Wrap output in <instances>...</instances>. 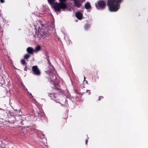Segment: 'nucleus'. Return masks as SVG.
Wrapping results in <instances>:
<instances>
[{"label":"nucleus","mask_w":148,"mask_h":148,"mask_svg":"<svg viewBox=\"0 0 148 148\" xmlns=\"http://www.w3.org/2000/svg\"><path fill=\"white\" fill-rule=\"evenodd\" d=\"M122 1V0H108L107 5L109 10L111 12H116L120 8L119 4Z\"/></svg>","instance_id":"1"},{"label":"nucleus","mask_w":148,"mask_h":148,"mask_svg":"<svg viewBox=\"0 0 148 148\" xmlns=\"http://www.w3.org/2000/svg\"><path fill=\"white\" fill-rule=\"evenodd\" d=\"M53 7L56 12H59L61 9H64L66 8L67 6L65 3L56 2L54 3Z\"/></svg>","instance_id":"2"},{"label":"nucleus","mask_w":148,"mask_h":148,"mask_svg":"<svg viewBox=\"0 0 148 148\" xmlns=\"http://www.w3.org/2000/svg\"><path fill=\"white\" fill-rule=\"evenodd\" d=\"M37 35L39 37L43 38H45L49 36L47 30L42 28L38 29Z\"/></svg>","instance_id":"3"},{"label":"nucleus","mask_w":148,"mask_h":148,"mask_svg":"<svg viewBox=\"0 0 148 148\" xmlns=\"http://www.w3.org/2000/svg\"><path fill=\"white\" fill-rule=\"evenodd\" d=\"M106 5V3L103 1L101 0L98 1L97 4H95V5L97 9H103Z\"/></svg>","instance_id":"4"},{"label":"nucleus","mask_w":148,"mask_h":148,"mask_svg":"<svg viewBox=\"0 0 148 148\" xmlns=\"http://www.w3.org/2000/svg\"><path fill=\"white\" fill-rule=\"evenodd\" d=\"M32 72L33 73L36 75H40L41 74L40 70L37 66H34L32 67Z\"/></svg>","instance_id":"5"},{"label":"nucleus","mask_w":148,"mask_h":148,"mask_svg":"<svg viewBox=\"0 0 148 148\" xmlns=\"http://www.w3.org/2000/svg\"><path fill=\"white\" fill-rule=\"evenodd\" d=\"M49 97H51V99L55 101L56 102L60 103L59 102L60 96L58 95V94L51 93L49 94Z\"/></svg>","instance_id":"6"},{"label":"nucleus","mask_w":148,"mask_h":148,"mask_svg":"<svg viewBox=\"0 0 148 148\" xmlns=\"http://www.w3.org/2000/svg\"><path fill=\"white\" fill-rule=\"evenodd\" d=\"M50 78L51 83L54 85H56V75L52 74H51L50 75Z\"/></svg>","instance_id":"7"},{"label":"nucleus","mask_w":148,"mask_h":148,"mask_svg":"<svg viewBox=\"0 0 148 148\" xmlns=\"http://www.w3.org/2000/svg\"><path fill=\"white\" fill-rule=\"evenodd\" d=\"M74 6L79 8L82 6L80 0H74Z\"/></svg>","instance_id":"8"},{"label":"nucleus","mask_w":148,"mask_h":148,"mask_svg":"<svg viewBox=\"0 0 148 148\" xmlns=\"http://www.w3.org/2000/svg\"><path fill=\"white\" fill-rule=\"evenodd\" d=\"M75 15L76 17L79 20H80L82 19L83 14L81 12L79 11L77 12L75 14Z\"/></svg>","instance_id":"9"},{"label":"nucleus","mask_w":148,"mask_h":148,"mask_svg":"<svg viewBox=\"0 0 148 148\" xmlns=\"http://www.w3.org/2000/svg\"><path fill=\"white\" fill-rule=\"evenodd\" d=\"M27 51L28 54H33V52H34V49L32 47H29L27 49Z\"/></svg>","instance_id":"10"},{"label":"nucleus","mask_w":148,"mask_h":148,"mask_svg":"<svg viewBox=\"0 0 148 148\" xmlns=\"http://www.w3.org/2000/svg\"><path fill=\"white\" fill-rule=\"evenodd\" d=\"M85 7L86 9H89L91 8V6L90 5V3L89 2H88L85 4Z\"/></svg>","instance_id":"11"},{"label":"nucleus","mask_w":148,"mask_h":148,"mask_svg":"<svg viewBox=\"0 0 148 148\" xmlns=\"http://www.w3.org/2000/svg\"><path fill=\"white\" fill-rule=\"evenodd\" d=\"M40 47L39 45H38L36 47L35 49L34 50V52H37L38 51L40 50Z\"/></svg>","instance_id":"12"},{"label":"nucleus","mask_w":148,"mask_h":148,"mask_svg":"<svg viewBox=\"0 0 148 148\" xmlns=\"http://www.w3.org/2000/svg\"><path fill=\"white\" fill-rule=\"evenodd\" d=\"M30 57V54H26L24 55V58L25 59H28Z\"/></svg>","instance_id":"13"},{"label":"nucleus","mask_w":148,"mask_h":148,"mask_svg":"<svg viewBox=\"0 0 148 148\" xmlns=\"http://www.w3.org/2000/svg\"><path fill=\"white\" fill-rule=\"evenodd\" d=\"M90 26L89 24H86L84 26V29L86 30H87L90 28Z\"/></svg>","instance_id":"14"},{"label":"nucleus","mask_w":148,"mask_h":148,"mask_svg":"<svg viewBox=\"0 0 148 148\" xmlns=\"http://www.w3.org/2000/svg\"><path fill=\"white\" fill-rule=\"evenodd\" d=\"M55 0H47L49 3L51 5H53Z\"/></svg>","instance_id":"15"},{"label":"nucleus","mask_w":148,"mask_h":148,"mask_svg":"<svg viewBox=\"0 0 148 148\" xmlns=\"http://www.w3.org/2000/svg\"><path fill=\"white\" fill-rule=\"evenodd\" d=\"M21 63L23 65L26 66L27 65V63L25 62V60L23 59L21 61Z\"/></svg>","instance_id":"16"},{"label":"nucleus","mask_w":148,"mask_h":148,"mask_svg":"<svg viewBox=\"0 0 148 148\" xmlns=\"http://www.w3.org/2000/svg\"><path fill=\"white\" fill-rule=\"evenodd\" d=\"M4 110L3 109H0V116L2 114V113L4 112Z\"/></svg>","instance_id":"17"},{"label":"nucleus","mask_w":148,"mask_h":148,"mask_svg":"<svg viewBox=\"0 0 148 148\" xmlns=\"http://www.w3.org/2000/svg\"><path fill=\"white\" fill-rule=\"evenodd\" d=\"M66 0H59L60 1V2H62V3H65L64 2L66 1Z\"/></svg>","instance_id":"18"},{"label":"nucleus","mask_w":148,"mask_h":148,"mask_svg":"<svg viewBox=\"0 0 148 148\" xmlns=\"http://www.w3.org/2000/svg\"><path fill=\"white\" fill-rule=\"evenodd\" d=\"M21 87L23 88V89H25L26 88L25 86L23 84L21 85Z\"/></svg>","instance_id":"19"},{"label":"nucleus","mask_w":148,"mask_h":148,"mask_svg":"<svg viewBox=\"0 0 148 148\" xmlns=\"http://www.w3.org/2000/svg\"><path fill=\"white\" fill-rule=\"evenodd\" d=\"M103 98V97L102 96H99V100H100L101 99Z\"/></svg>","instance_id":"20"},{"label":"nucleus","mask_w":148,"mask_h":148,"mask_svg":"<svg viewBox=\"0 0 148 148\" xmlns=\"http://www.w3.org/2000/svg\"><path fill=\"white\" fill-rule=\"evenodd\" d=\"M0 2L2 3H3L4 2V0H0Z\"/></svg>","instance_id":"21"},{"label":"nucleus","mask_w":148,"mask_h":148,"mask_svg":"<svg viewBox=\"0 0 148 148\" xmlns=\"http://www.w3.org/2000/svg\"><path fill=\"white\" fill-rule=\"evenodd\" d=\"M86 143V144H87V143L88 142V139H86L85 140Z\"/></svg>","instance_id":"22"},{"label":"nucleus","mask_w":148,"mask_h":148,"mask_svg":"<svg viewBox=\"0 0 148 148\" xmlns=\"http://www.w3.org/2000/svg\"><path fill=\"white\" fill-rule=\"evenodd\" d=\"M27 65H26V66H25V68H24V70L25 71H26L27 70Z\"/></svg>","instance_id":"23"},{"label":"nucleus","mask_w":148,"mask_h":148,"mask_svg":"<svg viewBox=\"0 0 148 148\" xmlns=\"http://www.w3.org/2000/svg\"><path fill=\"white\" fill-rule=\"evenodd\" d=\"M28 94L29 95H32L31 93L29 92H28Z\"/></svg>","instance_id":"24"},{"label":"nucleus","mask_w":148,"mask_h":148,"mask_svg":"<svg viewBox=\"0 0 148 148\" xmlns=\"http://www.w3.org/2000/svg\"><path fill=\"white\" fill-rule=\"evenodd\" d=\"M85 79H86V77H85V76H84V80H85Z\"/></svg>","instance_id":"25"},{"label":"nucleus","mask_w":148,"mask_h":148,"mask_svg":"<svg viewBox=\"0 0 148 148\" xmlns=\"http://www.w3.org/2000/svg\"><path fill=\"white\" fill-rule=\"evenodd\" d=\"M88 91H90V90H86V91H87V92H88Z\"/></svg>","instance_id":"26"},{"label":"nucleus","mask_w":148,"mask_h":148,"mask_svg":"<svg viewBox=\"0 0 148 148\" xmlns=\"http://www.w3.org/2000/svg\"><path fill=\"white\" fill-rule=\"evenodd\" d=\"M42 134V135H43L44 136L45 135H44V134Z\"/></svg>","instance_id":"27"},{"label":"nucleus","mask_w":148,"mask_h":148,"mask_svg":"<svg viewBox=\"0 0 148 148\" xmlns=\"http://www.w3.org/2000/svg\"><path fill=\"white\" fill-rule=\"evenodd\" d=\"M86 83H87L88 82L87 81H86Z\"/></svg>","instance_id":"28"}]
</instances>
